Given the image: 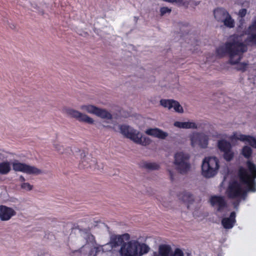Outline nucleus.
<instances>
[{
    "instance_id": "nucleus-1",
    "label": "nucleus",
    "mask_w": 256,
    "mask_h": 256,
    "mask_svg": "<svg viewBox=\"0 0 256 256\" xmlns=\"http://www.w3.org/2000/svg\"><path fill=\"white\" fill-rule=\"evenodd\" d=\"M247 50L246 46L240 42L237 36H234L229 42H226L224 45L216 48V54L220 57L228 55L230 63L235 64L239 63L242 58L243 54L246 52Z\"/></svg>"
},
{
    "instance_id": "nucleus-2",
    "label": "nucleus",
    "mask_w": 256,
    "mask_h": 256,
    "mask_svg": "<svg viewBox=\"0 0 256 256\" xmlns=\"http://www.w3.org/2000/svg\"><path fill=\"white\" fill-rule=\"evenodd\" d=\"M246 165L250 172L246 169L240 166L238 170V176L241 183L246 184L248 191L256 192V166L252 162L248 161Z\"/></svg>"
},
{
    "instance_id": "nucleus-3",
    "label": "nucleus",
    "mask_w": 256,
    "mask_h": 256,
    "mask_svg": "<svg viewBox=\"0 0 256 256\" xmlns=\"http://www.w3.org/2000/svg\"><path fill=\"white\" fill-rule=\"evenodd\" d=\"M219 160L216 157L206 158L202 165V172L206 178H211L215 176L219 168Z\"/></svg>"
},
{
    "instance_id": "nucleus-4",
    "label": "nucleus",
    "mask_w": 256,
    "mask_h": 256,
    "mask_svg": "<svg viewBox=\"0 0 256 256\" xmlns=\"http://www.w3.org/2000/svg\"><path fill=\"white\" fill-rule=\"evenodd\" d=\"M190 156L188 154L184 152H178L174 155V164L176 170L181 174L187 173L190 169V165L189 162Z\"/></svg>"
},
{
    "instance_id": "nucleus-5",
    "label": "nucleus",
    "mask_w": 256,
    "mask_h": 256,
    "mask_svg": "<svg viewBox=\"0 0 256 256\" xmlns=\"http://www.w3.org/2000/svg\"><path fill=\"white\" fill-rule=\"evenodd\" d=\"M139 242L132 240L124 243L121 246L120 253L121 256H138V254Z\"/></svg>"
},
{
    "instance_id": "nucleus-6",
    "label": "nucleus",
    "mask_w": 256,
    "mask_h": 256,
    "mask_svg": "<svg viewBox=\"0 0 256 256\" xmlns=\"http://www.w3.org/2000/svg\"><path fill=\"white\" fill-rule=\"evenodd\" d=\"M12 169L15 172H20L28 174H39L42 170L34 166L16 160L12 163Z\"/></svg>"
},
{
    "instance_id": "nucleus-7",
    "label": "nucleus",
    "mask_w": 256,
    "mask_h": 256,
    "mask_svg": "<svg viewBox=\"0 0 256 256\" xmlns=\"http://www.w3.org/2000/svg\"><path fill=\"white\" fill-rule=\"evenodd\" d=\"M228 196L230 198H234L245 194L240 184L237 181L230 183L227 190Z\"/></svg>"
},
{
    "instance_id": "nucleus-8",
    "label": "nucleus",
    "mask_w": 256,
    "mask_h": 256,
    "mask_svg": "<svg viewBox=\"0 0 256 256\" xmlns=\"http://www.w3.org/2000/svg\"><path fill=\"white\" fill-rule=\"evenodd\" d=\"M208 136L202 133L194 134L190 138L191 145L192 147L198 146L202 148H206L208 145Z\"/></svg>"
},
{
    "instance_id": "nucleus-9",
    "label": "nucleus",
    "mask_w": 256,
    "mask_h": 256,
    "mask_svg": "<svg viewBox=\"0 0 256 256\" xmlns=\"http://www.w3.org/2000/svg\"><path fill=\"white\" fill-rule=\"evenodd\" d=\"M121 133L126 138L132 140L134 142H140V139L138 138V132L128 126L121 125L120 128Z\"/></svg>"
},
{
    "instance_id": "nucleus-10",
    "label": "nucleus",
    "mask_w": 256,
    "mask_h": 256,
    "mask_svg": "<svg viewBox=\"0 0 256 256\" xmlns=\"http://www.w3.org/2000/svg\"><path fill=\"white\" fill-rule=\"evenodd\" d=\"M248 35L246 41L256 44V16L253 20L248 28L243 31L242 36Z\"/></svg>"
},
{
    "instance_id": "nucleus-11",
    "label": "nucleus",
    "mask_w": 256,
    "mask_h": 256,
    "mask_svg": "<svg viewBox=\"0 0 256 256\" xmlns=\"http://www.w3.org/2000/svg\"><path fill=\"white\" fill-rule=\"evenodd\" d=\"M66 114L71 117L76 118L80 122H84L89 124L94 123V120L92 118L89 117L86 114H82L78 110L72 108H68L66 110Z\"/></svg>"
},
{
    "instance_id": "nucleus-12",
    "label": "nucleus",
    "mask_w": 256,
    "mask_h": 256,
    "mask_svg": "<svg viewBox=\"0 0 256 256\" xmlns=\"http://www.w3.org/2000/svg\"><path fill=\"white\" fill-rule=\"evenodd\" d=\"M212 206H218L217 212H222L224 208L227 207V203L224 198L222 196H212L210 199Z\"/></svg>"
},
{
    "instance_id": "nucleus-13",
    "label": "nucleus",
    "mask_w": 256,
    "mask_h": 256,
    "mask_svg": "<svg viewBox=\"0 0 256 256\" xmlns=\"http://www.w3.org/2000/svg\"><path fill=\"white\" fill-rule=\"evenodd\" d=\"M160 104L164 108H168L169 110L173 108L176 112L179 113H182L184 111L182 107L179 102L174 100L162 99L160 100Z\"/></svg>"
},
{
    "instance_id": "nucleus-14",
    "label": "nucleus",
    "mask_w": 256,
    "mask_h": 256,
    "mask_svg": "<svg viewBox=\"0 0 256 256\" xmlns=\"http://www.w3.org/2000/svg\"><path fill=\"white\" fill-rule=\"evenodd\" d=\"M16 214V212L12 208L2 205L0 206V218L2 220H8Z\"/></svg>"
},
{
    "instance_id": "nucleus-15",
    "label": "nucleus",
    "mask_w": 256,
    "mask_h": 256,
    "mask_svg": "<svg viewBox=\"0 0 256 256\" xmlns=\"http://www.w3.org/2000/svg\"><path fill=\"white\" fill-rule=\"evenodd\" d=\"M236 213L235 212H232L228 218H222L221 222L223 227L225 229H231L236 223Z\"/></svg>"
},
{
    "instance_id": "nucleus-16",
    "label": "nucleus",
    "mask_w": 256,
    "mask_h": 256,
    "mask_svg": "<svg viewBox=\"0 0 256 256\" xmlns=\"http://www.w3.org/2000/svg\"><path fill=\"white\" fill-rule=\"evenodd\" d=\"M232 138L239 140L242 142H246L251 146H256V139L252 136H247L242 134H234L232 136Z\"/></svg>"
},
{
    "instance_id": "nucleus-17",
    "label": "nucleus",
    "mask_w": 256,
    "mask_h": 256,
    "mask_svg": "<svg viewBox=\"0 0 256 256\" xmlns=\"http://www.w3.org/2000/svg\"><path fill=\"white\" fill-rule=\"evenodd\" d=\"M146 133L149 135L160 139H165L168 136L167 132L162 131L158 128H148Z\"/></svg>"
},
{
    "instance_id": "nucleus-18",
    "label": "nucleus",
    "mask_w": 256,
    "mask_h": 256,
    "mask_svg": "<svg viewBox=\"0 0 256 256\" xmlns=\"http://www.w3.org/2000/svg\"><path fill=\"white\" fill-rule=\"evenodd\" d=\"M124 237L129 238V235L128 234L115 236L112 237L110 239V243L112 248H116L120 246H122L124 242Z\"/></svg>"
},
{
    "instance_id": "nucleus-19",
    "label": "nucleus",
    "mask_w": 256,
    "mask_h": 256,
    "mask_svg": "<svg viewBox=\"0 0 256 256\" xmlns=\"http://www.w3.org/2000/svg\"><path fill=\"white\" fill-rule=\"evenodd\" d=\"M228 14V12L224 8H218L214 11L215 18L218 22L222 21Z\"/></svg>"
},
{
    "instance_id": "nucleus-20",
    "label": "nucleus",
    "mask_w": 256,
    "mask_h": 256,
    "mask_svg": "<svg viewBox=\"0 0 256 256\" xmlns=\"http://www.w3.org/2000/svg\"><path fill=\"white\" fill-rule=\"evenodd\" d=\"M179 199L181 200L184 202H187L188 204H192L194 200L193 196L190 192H183L178 194ZM188 208H189V204H188Z\"/></svg>"
},
{
    "instance_id": "nucleus-21",
    "label": "nucleus",
    "mask_w": 256,
    "mask_h": 256,
    "mask_svg": "<svg viewBox=\"0 0 256 256\" xmlns=\"http://www.w3.org/2000/svg\"><path fill=\"white\" fill-rule=\"evenodd\" d=\"M174 126L178 128H197L196 124L194 122H180L177 121L174 122Z\"/></svg>"
},
{
    "instance_id": "nucleus-22",
    "label": "nucleus",
    "mask_w": 256,
    "mask_h": 256,
    "mask_svg": "<svg viewBox=\"0 0 256 256\" xmlns=\"http://www.w3.org/2000/svg\"><path fill=\"white\" fill-rule=\"evenodd\" d=\"M218 147L222 152H224L232 148L231 144L224 140H221L218 141Z\"/></svg>"
},
{
    "instance_id": "nucleus-23",
    "label": "nucleus",
    "mask_w": 256,
    "mask_h": 256,
    "mask_svg": "<svg viewBox=\"0 0 256 256\" xmlns=\"http://www.w3.org/2000/svg\"><path fill=\"white\" fill-rule=\"evenodd\" d=\"M159 254L160 256H170L172 254L171 247L166 244L160 246H159Z\"/></svg>"
},
{
    "instance_id": "nucleus-24",
    "label": "nucleus",
    "mask_w": 256,
    "mask_h": 256,
    "mask_svg": "<svg viewBox=\"0 0 256 256\" xmlns=\"http://www.w3.org/2000/svg\"><path fill=\"white\" fill-rule=\"evenodd\" d=\"M11 170L10 162L8 161H4L0 162V174H6Z\"/></svg>"
},
{
    "instance_id": "nucleus-25",
    "label": "nucleus",
    "mask_w": 256,
    "mask_h": 256,
    "mask_svg": "<svg viewBox=\"0 0 256 256\" xmlns=\"http://www.w3.org/2000/svg\"><path fill=\"white\" fill-rule=\"evenodd\" d=\"M142 167L148 170H158L160 166V165L156 162H144L142 163Z\"/></svg>"
},
{
    "instance_id": "nucleus-26",
    "label": "nucleus",
    "mask_w": 256,
    "mask_h": 256,
    "mask_svg": "<svg viewBox=\"0 0 256 256\" xmlns=\"http://www.w3.org/2000/svg\"><path fill=\"white\" fill-rule=\"evenodd\" d=\"M96 115L104 118L110 120L112 118V114L105 110H102L98 108Z\"/></svg>"
},
{
    "instance_id": "nucleus-27",
    "label": "nucleus",
    "mask_w": 256,
    "mask_h": 256,
    "mask_svg": "<svg viewBox=\"0 0 256 256\" xmlns=\"http://www.w3.org/2000/svg\"><path fill=\"white\" fill-rule=\"evenodd\" d=\"M221 22H223L224 25L229 28H232L234 26V20L232 18L229 14Z\"/></svg>"
},
{
    "instance_id": "nucleus-28",
    "label": "nucleus",
    "mask_w": 256,
    "mask_h": 256,
    "mask_svg": "<svg viewBox=\"0 0 256 256\" xmlns=\"http://www.w3.org/2000/svg\"><path fill=\"white\" fill-rule=\"evenodd\" d=\"M150 248L148 245L145 244H140L138 246V256H141L144 254H146L148 252Z\"/></svg>"
},
{
    "instance_id": "nucleus-29",
    "label": "nucleus",
    "mask_w": 256,
    "mask_h": 256,
    "mask_svg": "<svg viewBox=\"0 0 256 256\" xmlns=\"http://www.w3.org/2000/svg\"><path fill=\"white\" fill-rule=\"evenodd\" d=\"M81 109L90 114H96L98 108L92 105H84L81 106Z\"/></svg>"
},
{
    "instance_id": "nucleus-30",
    "label": "nucleus",
    "mask_w": 256,
    "mask_h": 256,
    "mask_svg": "<svg viewBox=\"0 0 256 256\" xmlns=\"http://www.w3.org/2000/svg\"><path fill=\"white\" fill-rule=\"evenodd\" d=\"M224 158L227 162L231 161L234 157V152L232 149L223 152Z\"/></svg>"
},
{
    "instance_id": "nucleus-31",
    "label": "nucleus",
    "mask_w": 256,
    "mask_h": 256,
    "mask_svg": "<svg viewBox=\"0 0 256 256\" xmlns=\"http://www.w3.org/2000/svg\"><path fill=\"white\" fill-rule=\"evenodd\" d=\"M242 154L246 158H249L252 154V150L248 146H244L242 148Z\"/></svg>"
},
{
    "instance_id": "nucleus-32",
    "label": "nucleus",
    "mask_w": 256,
    "mask_h": 256,
    "mask_svg": "<svg viewBox=\"0 0 256 256\" xmlns=\"http://www.w3.org/2000/svg\"><path fill=\"white\" fill-rule=\"evenodd\" d=\"M138 138L140 139L141 141L140 142H136V144H140L143 146H147L151 142L150 140L148 138H142L141 136H140L138 135Z\"/></svg>"
},
{
    "instance_id": "nucleus-33",
    "label": "nucleus",
    "mask_w": 256,
    "mask_h": 256,
    "mask_svg": "<svg viewBox=\"0 0 256 256\" xmlns=\"http://www.w3.org/2000/svg\"><path fill=\"white\" fill-rule=\"evenodd\" d=\"M248 65V64L246 62L239 63L238 64L236 68L238 70H240L242 72H244L246 70Z\"/></svg>"
},
{
    "instance_id": "nucleus-34",
    "label": "nucleus",
    "mask_w": 256,
    "mask_h": 256,
    "mask_svg": "<svg viewBox=\"0 0 256 256\" xmlns=\"http://www.w3.org/2000/svg\"><path fill=\"white\" fill-rule=\"evenodd\" d=\"M20 187L22 189L30 191L33 188V186L28 182H23L21 184Z\"/></svg>"
},
{
    "instance_id": "nucleus-35",
    "label": "nucleus",
    "mask_w": 256,
    "mask_h": 256,
    "mask_svg": "<svg viewBox=\"0 0 256 256\" xmlns=\"http://www.w3.org/2000/svg\"><path fill=\"white\" fill-rule=\"evenodd\" d=\"M101 250H102V246H98V247H94V248H92L90 252H89V254L92 256L94 252L95 253V254L93 256H96V254L99 252H100ZM104 250H102L103 252Z\"/></svg>"
},
{
    "instance_id": "nucleus-36",
    "label": "nucleus",
    "mask_w": 256,
    "mask_h": 256,
    "mask_svg": "<svg viewBox=\"0 0 256 256\" xmlns=\"http://www.w3.org/2000/svg\"><path fill=\"white\" fill-rule=\"evenodd\" d=\"M170 256H184L183 252L180 248H176Z\"/></svg>"
},
{
    "instance_id": "nucleus-37",
    "label": "nucleus",
    "mask_w": 256,
    "mask_h": 256,
    "mask_svg": "<svg viewBox=\"0 0 256 256\" xmlns=\"http://www.w3.org/2000/svg\"><path fill=\"white\" fill-rule=\"evenodd\" d=\"M171 12V10L167 7H162L160 9V12L161 16H164L166 13H170Z\"/></svg>"
},
{
    "instance_id": "nucleus-38",
    "label": "nucleus",
    "mask_w": 256,
    "mask_h": 256,
    "mask_svg": "<svg viewBox=\"0 0 256 256\" xmlns=\"http://www.w3.org/2000/svg\"><path fill=\"white\" fill-rule=\"evenodd\" d=\"M247 10L246 8H242L238 12V16L242 18H243L246 15Z\"/></svg>"
},
{
    "instance_id": "nucleus-39",
    "label": "nucleus",
    "mask_w": 256,
    "mask_h": 256,
    "mask_svg": "<svg viewBox=\"0 0 256 256\" xmlns=\"http://www.w3.org/2000/svg\"><path fill=\"white\" fill-rule=\"evenodd\" d=\"M85 162H86L85 160H82L80 164L79 167L80 168H87L88 166V164H84Z\"/></svg>"
},
{
    "instance_id": "nucleus-40",
    "label": "nucleus",
    "mask_w": 256,
    "mask_h": 256,
    "mask_svg": "<svg viewBox=\"0 0 256 256\" xmlns=\"http://www.w3.org/2000/svg\"><path fill=\"white\" fill-rule=\"evenodd\" d=\"M19 180H20V182L23 183V182H24L26 180H25V178H24V176H20L19 178Z\"/></svg>"
},
{
    "instance_id": "nucleus-41",
    "label": "nucleus",
    "mask_w": 256,
    "mask_h": 256,
    "mask_svg": "<svg viewBox=\"0 0 256 256\" xmlns=\"http://www.w3.org/2000/svg\"><path fill=\"white\" fill-rule=\"evenodd\" d=\"M168 172H169V174H170V178L171 180L172 181L174 178L172 172L170 170H168Z\"/></svg>"
},
{
    "instance_id": "nucleus-42",
    "label": "nucleus",
    "mask_w": 256,
    "mask_h": 256,
    "mask_svg": "<svg viewBox=\"0 0 256 256\" xmlns=\"http://www.w3.org/2000/svg\"><path fill=\"white\" fill-rule=\"evenodd\" d=\"M244 20H240V26H238V28H242V26H243V24H244Z\"/></svg>"
},
{
    "instance_id": "nucleus-43",
    "label": "nucleus",
    "mask_w": 256,
    "mask_h": 256,
    "mask_svg": "<svg viewBox=\"0 0 256 256\" xmlns=\"http://www.w3.org/2000/svg\"><path fill=\"white\" fill-rule=\"evenodd\" d=\"M238 204H239V202H234V208L237 207L238 206Z\"/></svg>"
},
{
    "instance_id": "nucleus-44",
    "label": "nucleus",
    "mask_w": 256,
    "mask_h": 256,
    "mask_svg": "<svg viewBox=\"0 0 256 256\" xmlns=\"http://www.w3.org/2000/svg\"><path fill=\"white\" fill-rule=\"evenodd\" d=\"M134 20H135L136 22L138 21V18L136 17V16H134Z\"/></svg>"
},
{
    "instance_id": "nucleus-45",
    "label": "nucleus",
    "mask_w": 256,
    "mask_h": 256,
    "mask_svg": "<svg viewBox=\"0 0 256 256\" xmlns=\"http://www.w3.org/2000/svg\"><path fill=\"white\" fill-rule=\"evenodd\" d=\"M186 256H192L191 254H190V253H187V254H186Z\"/></svg>"
},
{
    "instance_id": "nucleus-46",
    "label": "nucleus",
    "mask_w": 256,
    "mask_h": 256,
    "mask_svg": "<svg viewBox=\"0 0 256 256\" xmlns=\"http://www.w3.org/2000/svg\"><path fill=\"white\" fill-rule=\"evenodd\" d=\"M154 256H159L158 254H155Z\"/></svg>"
},
{
    "instance_id": "nucleus-47",
    "label": "nucleus",
    "mask_w": 256,
    "mask_h": 256,
    "mask_svg": "<svg viewBox=\"0 0 256 256\" xmlns=\"http://www.w3.org/2000/svg\"><path fill=\"white\" fill-rule=\"evenodd\" d=\"M58 152H60V149H58Z\"/></svg>"
}]
</instances>
